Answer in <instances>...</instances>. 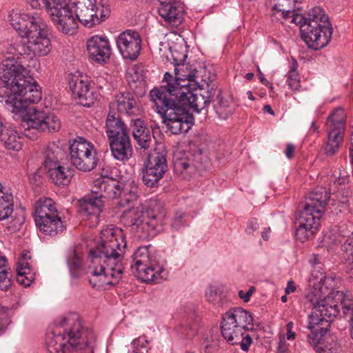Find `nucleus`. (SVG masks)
Masks as SVG:
<instances>
[{
    "label": "nucleus",
    "instance_id": "obj_1",
    "mask_svg": "<svg viewBox=\"0 0 353 353\" xmlns=\"http://www.w3.org/2000/svg\"><path fill=\"white\" fill-rule=\"evenodd\" d=\"M0 80L11 92L4 96L0 90V102L4 103L8 111L22 119L23 125H27L26 130L52 132L61 128V121L57 116L46 114L30 105L40 101L42 94L40 86L23 65L11 61L2 62Z\"/></svg>",
    "mask_w": 353,
    "mask_h": 353
},
{
    "label": "nucleus",
    "instance_id": "obj_2",
    "mask_svg": "<svg viewBox=\"0 0 353 353\" xmlns=\"http://www.w3.org/2000/svg\"><path fill=\"white\" fill-rule=\"evenodd\" d=\"M126 241L121 231L109 228L101 231V241L94 249L90 250L92 263L95 267L92 271L99 281L108 285H115L123 272V256Z\"/></svg>",
    "mask_w": 353,
    "mask_h": 353
},
{
    "label": "nucleus",
    "instance_id": "obj_3",
    "mask_svg": "<svg viewBox=\"0 0 353 353\" xmlns=\"http://www.w3.org/2000/svg\"><path fill=\"white\" fill-rule=\"evenodd\" d=\"M11 25L22 37L27 39L26 46L29 53L44 57L52 50L49 26L38 13L23 14L21 21L19 17L15 16V19H12Z\"/></svg>",
    "mask_w": 353,
    "mask_h": 353
},
{
    "label": "nucleus",
    "instance_id": "obj_4",
    "mask_svg": "<svg viewBox=\"0 0 353 353\" xmlns=\"http://www.w3.org/2000/svg\"><path fill=\"white\" fill-rule=\"evenodd\" d=\"M221 330L230 344L239 345L242 350L248 351L252 339L246 331L254 330L253 317L242 307L230 309L223 315Z\"/></svg>",
    "mask_w": 353,
    "mask_h": 353
},
{
    "label": "nucleus",
    "instance_id": "obj_5",
    "mask_svg": "<svg viewBox=\"0 0 353 353\" xmlns=\"http://www.w3.org/2000/svg\"><path fill=\"white\" fill-rule=\"evenodd\" d=\"M330 197L323 188H318L310 193L296 220L295 234L299 240L304 242L316 233L325 204Z\"/></svg>",
    "mask_w": 353,
    "mask_h": 353
},
{
    "label": "nucleus",
    "instance_id": "obj_6",
    "mask_svg": "<svg viewBox=\"0 0 353 353\" xmlns=\"http://www.w3.org/2000/svg\"><path fill=\"white\" fill-rule=\"evenodd\" d=\"M63 334L51 332L46 336V345L49 353H68L69 348L77 345V341L81 339L83 331L81 319L78 314L70 313L63 316L60 323Z\"/></svg>",
    "mask_w": 353,
    "mask_h": 353
},
{
    "label": "nucleus",
    "instance_id": "obj_7",
    "mask_svg": "<svg viewBox=\"0 0 353 353\" xmlns=\"http://www.w3.org/2000/svg\"><path fill=\"white\" fill-rule=\"evenodd\" d=\"M300 31L304 42L315 50L326 46L332 35V28L328 17L320 7H315L309 11L307 21L301 25Z\"/></svg>",
    "mask_w": 353,
    "mask_h": 353
},
{
    "label": "nucleus",
    "instance_id": "obj_8",
    "mask_svg": "<svg viewBox=\"0 0 353 353\" xmlns=\"http://www.w3.org/2000/svg\"><path fill=\"white\" fill-rule=\"evenodd\" d=\"M214 74L202 79L201 82L203 83L202 84L203 86H199L201 88L200 90H197V88H192L191 86L187 88L186 90L181 91L178 103L189 110L192 109L196 112H201L210 105L211 98L214 94Z\"/></svg>",
    "mask_w": 353,
    "mask_h": 353
},
{
    "label": "nucleus",
    "instance_id": "obj_9",
    "mask_svg": "<svg viewBox=\"0 0 353 353\" xmlns=\"http://www.w3.org/2000/svg\"><path fill=\"white\" fill-rule=\"evenodd\" d=\"M43 7L57 28L65 34H73L78 28L70 6L65 0H43Z\"/></svg>",
    "mask_w": 353,
    "mask_h": 353
},
{
    "label": "nucleus",
    "instance_id": "obj_10",
    "mask_svg": "<svg viewBox=\"0 0 353 353\" xmlns=\"http://www.w3.org/2000/svg\"><path fill=\"white\" fill-rule=\"evenodd\" d=\"M70 160L72 165L83 172H89L97 165V152L94 145L85 139L79 137L70 145Z\"/></svg>",
    "mask_w": 353,
    "mask_h": 353
},
{
    "label": "nucleus",
    "instance_id": "obj_11",
    "mask_svg": "<svg viewBox=\"0 0 353 353\" xmlns=\"http://www.w3.org/2000/svg\"><path fill=\"white\" fill-rule=\"evenodd\" d=\"M134 264L131 265L132 274L139 279L150 283L161 276L163 271L162 267L157 264L154 256L149 254L145 248H139L133 255Z\"/></svg>",
    "mask_w": 353,
    "mask_h": 353
},
{
    "label": "nucleus",
    "instance_id": "obj_12",
    "mask_svg": "<svg viewBox=\"0 0 353 353\" xmlns=\"http://www.w3.org/2000/svg\"><path fill=\"white\" fill-rule=\"evenodd\" d=\"M168 152L163 145H158L148 156L143 174V182L150 188L158 185L168 170Z\"/></svg>",
    "mask_w": 353,
    "mask_h": 353
},
{
    "label": "nucleus",
    "instance_id": "obj_13",
    "mask_svg": "<svg viewBox=\"0 0 353 353\" xmlns=\"http://www.w3.org/2000/svg\"><path fill=\"white\" fill-rule=\"evenodd\" d=\"M345 121V114L341 108H336L327 117L325 122L327 138L323 148L326 155L333 156L338 152L343 139Z\"/></svg>",
    "mask_w": 353,
    "mask_h": 353
},
{
    "label": "nucleus",
    "instance_id": "obj_14",
    "mask_svg": "<svg viewBox=\"0 0 353 353\" xmlns=\"http://www.w3.org/2000/svg\"><path fill=\"white\" fill-rule=\"evenodd\" d=\"M72 3L76 21L88 28L99 24L109 14L108 10L105 9L100 3H98L97 0H74Z\"/></svg>",
    "mask_w": 353,
    "mask_h": 353
},
{
    "label": "nucleus",
    "instance_id": "obj_15",
    "mask_svg": "<svg viewBox=\"0 0 353 353\" xmlns=\"http://www.w3.org/2000/svg\"><path fill=\"white\" fill-rule=\"evenodd\" d=\"M162 85L155 87L150 91L149 98L153 104L152 108L155 111L162 116L168 109L179 104V99L181 91L165 77L162 81Z\"/></svg>",
    "mask_w": 353,
    "mask_h": 353
},
{
    "label": "nucleus",
    "instance_id": "obj_16",
    "mask_svg": "<svg viewBox=\"0 0 353 353\" xmlns=\"http://www.w3.org/2000/svg\"><path fill=\"white\" fill-rule=\"evenodd\" d=\"M161 117L163 123L173 134L187 133L194 123L193 114L181 104L168 109Z\"/></svg>",
    "mask_w": 353,
    "mask_h": 353
},
{
    "label": "nucleus",
    "instance_id": "obj_17",
    "mask_svg": "<svg viewBox=\"0 0 353 353\" xmlns=\"http://www.w3.org/2000/svg\"><path fill=\"white\" fill-rule=\"evenodd\" d=\"M174 77L169 72L164 74V77L168 81H170L179 91L186 90L187 88H198V86H203L200 85L199 79L203 78L199 75V72L192 65L185 63H174Z\"/></svg>",
    "mask_w": 353,
    "mask_h": 353
},
{
    "label": "nucleus",
    "instance_id": "obj_18",
    "mask_svg": "<svg viewBox=\"0 0 353 353\" xmlns=\"http://www.w3.org/2000/svg\"><path fill=\"white\" fill-rule=\"evenodd\" d=\"M125 223L135 232L157 230L160 224L158 216L149 214L145 216L143 207L130 208L123 214Z\"/></svg>",
    "mask_w": 353,
    "mask_h": 353
},
{
    "label": "nucleus",
    "instance_id": "obj_19",
    "mask_svg": "<svg viewBox=\"0 0 353 353\" xmlns=\"http://www.w3.org/2000/svg\"><path fill=\"white\" fill-rule=\"evenodd\" d=\"M141 37L138 32L126 30L117 39V46L124 59L134 60L141 51Z\"/></svg>",
    "mask_w": 353,
    "mask_h": 353
},
{
    "label": "nucleus",
    "instance_id": "obj_20",
    "mask_svg": "<svg viewBox=\"0 0 353 353\" xmlns=\"http://www.w3.org/2000/svg\"><path fill=\"white\" fill-rule=\"evenodd\" d=\"M337 291L335 294L334 292H328V294L321 301L320 305L316 306L315 310L312 312L313 318L316 317V323L319 324L320 322H331L339 313V307L338 303L335 299L341 301L342 298L337 296ZM341 293H343L341 292Z\"/></svg>",
    "mask_w": 353,
    "mask_h": 353
},
{
    "label": "nucleus",
    "instance_id": "obj_21",
    "mask_svg": "<svg viewBox=\"0 0 353 353\" xmlns=\"http://www.w3.org/2000/svg\"><path fill=\"white\" fill-rule=\"evenodd\" d=\"M69 85L72 94L82 105L90 107L94 103L95 97L86 77L72 75Z\"/></svg>",
    "mask_w": 353,
    "mask_h": 353
},
{
    "label": "nucleus",
    "instance_id": "obj_22",
    "mask_svg": "<svg viewBox=\"0 0 353 353\" xmlns=\"http://www.w3.org/2000/svg\"><path fill=\"white\" fill-rule=\"evenodd\" d=\"M86 46L89 57L93 61L104 63L109 60L112 50L106 37L92 36L88 39Z\"/></svg>",
    "mask_w": 353,
    "mask_h": 353
},
{
    "label": "nucleus",
    "instance_id": "obj_23",
    "mask_svg": "<svg viewBox=\"0 0 353 353\" xmlns=\"http://www.w3.org/2000/svg\"><path fill=\"white\" fill-rule=\"evenodd\" d=\"M203 154L201 151L179 152L174 156L173 164L176 170L183 172L202 169Z\"/></svg>",
    "mask_w": 353,
    "mask_h": 353
},
{
    "label": "nucleus",
    "instance_id": "obj_24",
    "mask_svg": "<svg viewBox=\"0 0 353 353\" xmlns=\"http://www.w3.org/2000/svg\"><path fill=\"white\" fill-rule=\"evenodd\" d=\"M160 3L158 12L168 23L173 26L181 23L185 12L184 4L178 0H158Z\"/></svg>",
    "mask_w": 353,
    "mask_h": 353
},
{
    "label": "nucleus",
    "instance_id": "obj_25",
    "mask_svg": "<svg viewBox=\"0 0 353 353\" xmlns=\"http://www.w3.org/2000/svg\"><path fill=\"white\" fill-rule=\"evenodd\" d=\"M122 188L119 180L103 176L94 181L92 192L100 194L99 197L113 199L121 195Z\"/></svg>",
    "mask_w": 353,
    "mask_h": 353
},
{
    "label": "nucleus",
    "instance_id": "obj_26",
    "mask_svg": "<svg viewBox=\"0 0 353 353\" xmlns=\"http://www.w3.org/2000/svg\"><path fill=\"white\" fill-rule=\"evenodd\" d=\"M114 104L110 105V111L105 121V133L108 140L123 135H127L126 126L119 117L118 112L114 110Z\"/></svg>",
    "mask_w": 353,
    "mask_h": 353
},
{
    "label": "nucleus",
    "instance_id": "obj_27",
    "mask_svg": "<svg viewBox=\"0 0 353 353\" xmlns=\"http://www.w3.org/2000/svg\"><path fill=\"white\" fill-rule=\"evenodd\" d=\"M108 141L112 154L116 159L125 162L132 157L133 150L128 134Z\"/></svg>",
    "mask_w": 353,
    "mask_h": 353
},
{
    "label": "nucleus",
    "instance_id": "obj_28",
    "mask_svg": "<svg viewBox=\"0 0 353 353\" xmlns=\"http://www.w3.org/2000/svg\"><path fill=\"white\" fill-rule=\"evenodd\" d=\"M132 135L138 145L148 149L152 142V134L145 121L141 119H132L131 122Z\"/></svg>",
    "mask_w": 353,
    "mask_h": 353
},
{
    "label": "nucleus",
    "instance_id": "obj_29",
    "mask_svg": "<svg viewBox=\"0 0 353 353\" xmlns=\"http://www.w3.org/2000/svg\"><path fill=\"white\" fill-rule=\"evenodd\" d=\"M59 215L55 202L50 198L39 199L35 205L34 221L35 223L47 220V219L57 218Z\"/></svg>",
    "mask_w": 353,
    "mask_h": 353
},
{
    "label": "nucleus",
    "instance_id": "obj_30",
    "mask_svg": "<svg viewBox=\"0 0 353 353\" xmlns=\"http://www.w3.org/2000/svg\"><path fill=\"white\" fill-rule=\"evenodd\" d=\"M114 104L118 112L128 115H134L139 112V108L135 99L130 92H121L115 96L114 101L110 105Z\"/></svg>",
    "mask_w": 353,
    "mask_h": 353
},
{
    "label": "nucleus",
    "instance_id": "obj_31",
    "mask_svg": "<svg viewBox=\"0 0 353 353\" xmlns=\"http://www.w3.org/2000/svg\"><path fill=\"white\" fill-rule=\"evenodd\" d=\"M103 203L98 196H85L80 201L81 212L86 216H92L97 221L102 212Z\"/></svg>",
    "mask_w": 353,
    "mask_h": 353
},
{
    "label": "nucleus",
    "instance_id": "obj_32",
    "mask_svg": "<svg viewBox=\"0 0 353 353\" xmlns=\"http://www.w3.org/2000/svg\"><path fill=\"white\" fill-rule=\"evenodd\" d=\"M21 138L18 132L10 127L3 126L0 130V142L7 149L19 151L21 149Z\"/></svg>",
    "mask_w": 353,
    "mask_h": 353
},
{
    "label": "nucleus",
    "instance_id": "obj_33",
    "mask_svg": "<svg viewBox=\"0 0 353 353\" xmlns=\"http://www.w3.org/2000/svg\"><path fill=\"white\" fill-rule=\"evenodd\" d=\"M45 171L52 182L59 186L68 185L72 176L71 170L60 164Z\"/></svg>",
    "mask_w": 353,
    "mask_h": 353
},
{
    "label": "nucleus",
    "instance_id": "obj_34",
    "mask_svg": "<svg viewBox=\"0 0 353 353\" xmlns=\"http://www.w3.org/2000/svg\"><path fill=\"white\" fill-rule=\"evenodd\" d=\"M96 340V336L92 329L86 328L83 331V334L77 341V345L72 347L69 353H93V345Z\"/></svg>",
    "mask_w": 353,
    "mask_h": 353
},
{
    "label": "nucleus",
    "instance_id": "obj_35",
    "mask_svg": "<svg viewBox=\"0 0 353 353\" xmlns=\"http://www.w3.org/2000/svg\"><path fill=\"white\" fill-rule=\"evenodd\" d=\"M36 225L39 230L44 234L49 236H54L61 232L65 228L63 222L59 216L54 219H47L37 223Z\"/></svg>",
    "mask_w": 353,
    "mask_h": 353
},
{
    "label": "nucleus",
    "instance_id": "obj_36",
    "mask_svg": "<svg viewBox=\"0 0 353 353\" xmlns=\"http://www.w3.org/2000/svg\"><path fill=\"white\" fill-rule=\"evenodd\" d=\"M63 156V151L54 143L49 145L43 154L44 170L59 165V161Z\"/></svg>",
    "mask_w": 353,
    "mask_h": 353
},
{
    "label": "nucleus",
    "instance_id": "obj_37",
    "mask_svg": "<svg viewBox=\"0 0 353 353\" xmlns=\"http://www.w3.org/2000/svg\"><path fill=\"white\" fill-rule=\"evenodd\" d=\"M321 266H313L311 271V276L309 278L310 286L320 287L328 290L333 287L334 279L332 276H326L323 272L321 271Z\"/></svg>",
    "mask_w": 353,
    "mask_h": 353
},
{
    "label": "nucleus",
    "instance_id": "obj_38",
    "mask_svg": "<svg viewBox=\"0 0 353 353\" xmlns=\"http://www.w3.org/2000/svg\"><path fill=\"white\" fill-rule=\"evenodd\" d=\"M13 196L8 192H5L0 183V221L10 218L13 213Z\"/></svg>",
    "mask_w": 353,
    "mask_h": 353
},
{
    "label": "nucleus",
    "instance_id": "obj_39",
    "mask_svg": "<svg viewBox=\"0 0 353 353\" xmlns=\"http://www.w3.org/2000/svg\"><path fill=\"white\" fill-rule=\"evenodd\" d=\"M7 259L0 252V290L4 292L12 291L11 272L7 266Z\"/></svg>",
    "mask_w": 353,
    "mask_h": 353
},
{
    "label": "nucleus",
    "instance_id": "obj_40",
    "mask_svg": "<svg viewBox=\"0 0 353 353\" xmlns=\"http://www.w3.org/2000/svg\"><path fill=\"white\" fill-rule=\"evenodd\" d=\"M305 295L304 301L305 308L312 309V312L315 310L316 306L320 305L322 298L325 297L324 295L327 292L325 290L327 289L323 288V285L320 287H313Z\"/></svg>",
    "mask_w": 353,
    "mask_h": 353
},
{
    "label": "nucleus",
    "instance_id": "obj_41",
    "mask_svg": "<svg viewBox=\"0 0 353 353\" xmlns=\"http://www.w3.org/2000/svg\"><path fill=\"white\" fill-rule=\"evenodd\" d=\"M337 296L341 299V308L345 319L350 323L351 336L353 339V300L343 293L337 292Z\"/></svg>",
    "mask_w": 353,
    "mask_h": 353
},
{
    "label": "nucleus",
    "instance_id": "obj_42",
    "mask_svg": "<svg viewBox=\"0 0 353 353\" xmlns=\"http://www.w3.org/2000/svg\"><path fill=\"white\" fill-rule=\"evenodd\" d=\"M218 97L219 101L214 105V110L219 118L226 119L234 113L235 105L231 100L224 99L219 95Z\"/></svg>",
    "mask_w": 353,
    "mask_h": 353
},
{
    "label": "nucleus",
    "instance_id": "obj_43",
    "mask_svg": "<svg viewBox=\"0 0 353 353\" xmlns=\"http://www.w3.org/2000/svg\"><path fill=\"white\" fill-rule=\"evenodd\" d=\"M197 330V325L187 319L183 322L177 328L178 333L183 338H192Z\"/></svg>",
    "mask_w": 353,
    "mask_h": 353
},
{
    "label": "nucleus",
    "instance_id": "obj_44",
    "mask_svg": "<svg viewBox=\"0 0 353 353\" xmlns=\"http://www.w3.org/2000/svg\"><path fill=\"white\" fill-rule=\"evenodd\" d=\"M347 176H341V174L339 176L335 174H333L330 178L329 194L338 193L342 187L347 185Z\"/></svg>",
    "mask_w": 353,
    "mask_h": 353
},
{
    "label": "nucleus",
    "instance_id": "obj_45",
    "mask_svg": "<svg viewBox=\"0 0 353 353\" xmlns=\"http://www.w3.org/2000/svg\"><path fill=\"white\" fill-rule=\"evenodd\" d=\"M121 202L122 206L130 205L137 201V188H132L131 190L122 188Z\"/></svg>",
    "mask_w": 353,
    "mask_h": 353
},
{
    "label": "nucleus",
    "instance_id": "obj_46",
    "mask_svg": "<svg viewBox=\"0 0 353 353\" xmlns=\"http://www.w3.org/2000/svg\"><path fill=\"white\" fill-rule=\"evenodd\" d=\"M223 288L219 285H210L206 290L205 296L209 302L215 303L221 299Z\"/></svg>",
    "mask_w": 353,
    "mask_h": 353
},
{
    "label": "nucleus",
    "instance_id": "obj_47",
    "mask_svg": "<svg viewBox=\"0 0 353 353\" xmlns=\"http://www.w3.org/2000/svg\"><path fill=\"white\" fill-rule=\"evenodd\" d=\"M68 264L71 274L76 276L77 272L81 268L82 263L80 256L75 250L72 251L68 259Z\"/></svg>",
    "mask_w": 353,
    "mask_h": 353
},
{
    "label": "nucleus",
    "instance_id": "obj_48",
    "mask_svg": "<svg viewBox=\"0 0 353 353\" xmlns=\"http://www.w3.org/2000/svg\"><path fill=\"white\" fill-rule=\"evenodd\" d=\"M148 345V341L144 336L133 340L132 342L133 353H149Z\"/></svg>",
    "mask_w": 353,
    "mask_h": 353
},
{
    "label": "nucleus",
    "instance_id": "obj_49",
    "mask_svg": "<svg viewBox=\"0 0 353 353\" xmlns=\"http://www.w3.org/2000/svg\"><path fill=\"white\" fill-rule=\"evenodd\" d=\"M288 83L289 87L293 90H296L300 87L299 77L295 65L292 67L288 72Z\"/></svg>",
    "mask_w": 353,
    "mask_h": 353
},
{
    "label": "nucleus",
    "instance_id": "obj_50",
    "mask_svg": "<svg viewBox=\"0 0 353 353\" xmlns=\"http://www.w3.org/2000/svg\"><path fill=\"white\" fill-rule=\"evenodd\" d=\"M186 214L182 212H177L175 213L171 226L176 230H179L183 227L188 225L186 220L185 219Z\"/></svg>",
    "mask_w": 353,
    "mask_h": 353
},
{
    "label": "nucleus",
    "instance_id": "obj_51",
    "mask_svg": "<svg viewBox=\"0 0 353 353\" xmlns=\"http://www.w3.org/2000/svg\"><path fill=\"white\" fill-rule=\"evenodd\" d=\"M325 332L323 328H321L320 332L316 329L307 335L308 342L313 347L321 344L320 341Z\"/></svg>",
    "mask_w": 353,
    "mask_h": 353
},
{
    "label": "nucleus",
    "instance_id": "obj_52",
    "mask_svg": "<svg viewBox=\"0 0 353 353\" xmlns=\"http://www.w3.org/2000/svg\"><path fill=\"white\" fill-rule=\"evenodd\" d=\"M332 196V200H338L341 203H345L347 201V198L350 195V190L346 186L342 187L338 193L330 194Z\"/></svg>",
    "mask_w": 353,
    "mask_h": 353
},
{
    "label": "nucleus",
    "instance_id": "obj_53",
    "mask_svg": "<svg viewBox=\"0 0 353 353\" xmlns=\"http://www.w3.org/2000/svg\"><path fill=\"white\" fill-rule=\"evenodd\" d=\"M17 282L24 286H29L32 282V275L26 274V272H17Z\"/></svg>",
    "mask_w": 353,
    "mask_h": 353
},
{
    "label": "nucleus",
    "instance_id": "obj_54",
    "mask_svg": "<svg viewBox=\"0 0 353 353\" xmlns=\"http://www.w3.org/2000/svg\"><path fill=\"white\" fill-rule=\"evenodd\" d=\"M256 289L254 286L250 287L248 291L244 292L243 290H239L238 292L239 297L245 303H248L250 300L251 296L254 294Z\"/></svg>",
    "mask_w": 353,
    "mask_h": 353
},
{
    "label": "nucleus",
    "instance_id": "obj_55",
    "mask_svg": "<svg viewBox=\"0 0 353 353\" xmlns=\"http://www.w3.org/2000/svg\"><path fill=\"white\" fill-rule=\"evenodd\" d=\"M17 272H26V274H31V270L30 265L28 262H26L23 259L21 260L16 269Z\"/></svg>",
    "mask_w": 353,
    "mask_h": 353
},
{
    "label": "nucleus",
    "instance_id": "obj_56",
    "mask_svg": "<svg viewBox=\"0 0 353 353\" xmlns=\"http://www.w3.org/2000/svg\"><path fill=\"white\" fill-rule=\"evenodd\" d=\"M259 229V223L255 218H252L250 220L248 225L246 228V232L249 234H251L254 232V231Z\"/></svg>",
    "mask_w": 353,
    "mask_h": 353
},
{
    "label": "nucleus",
    "instance_id": "obj_57",
    "mask_svg": "<svg viewBox=\"0 0 353 353\" xmlns=\"http://www.w3.org/2000/svg\"><path fill=\"white\" fill-rule=\"evenodd\" d=\"M9 321L7 314L0 312V334L4 331Z\"/></svg>",
    "mask_w": 353,
    "mask_h": 353
},
{
    "label": "nucleus",
    "instance_id": "obj_58",
    "mask_svg": "<svg viewBox=\"0 0 353 353\" xmlns=\"http://www.w3.org/2000/svg\"><path fill=\"white\" fill-rule=\"evenodd\" d=\"M292 22L296 24H299L300 28H301V25H303L304 22L307 21V18H305L301 14H294L293 12L292 14Z\"/></svg>",
    "mask_w": 353,
    "mask_h": 353
},
{
    "label": "nucleus",
    "instance_id": "obj_59",
    "mask_svg": "<svg viewBox=\"0 0 353 353\" xmlns=\"http://www.w3.org/2000/svg\"><path fill=\"white\" fill-rule=\"evenodd\" d=\"M277 353H289L288 345L285 343L284 339H280Z\"/></svg>",
    "mask_w": 353,
    "mask_h": 353
},
{
    "label": "nucleus",
    "instance_id": "obj_60",
    "mask_svg": "<svg viewBox=\"0 0 353 353\" xmlns=\"http://www.w3.org/2000/svg\"><path fill=\"white\" fill-rule=\"evenodd\" d=\"M293 323L292 322H289L288 324H287V339L288 340H292V339H294L295 338V333L292 331V328H293Z\"/></svg>",
    "mask_w": 353,
    "mask_h": 353
},
{
    "label": "nucleus",
    "instance_id": "obj_61",
    "mask_svg": "<svg viewBox=\"0 0 353 353\" xmlns=\"http://www.w3.org/2000/svg\"><path fill=\"white\" fill-rule=\"evenodd\" d=\"M294 145L292 143H288L285 151V156L288 159H292L294 157Z\"/></svg>",
    "mask_w": 353,
    "mask_h": 353
},
{
    "label": "nucleus",
    "instance_id": "obj_62",
    "mask_svg": "<svg viewBox=\"0 0 353 353\" xmlns=\"http://www.w3.org/2000/svg\"><path fill=\"white\" fill-rule=\"evenodd\" d=\"M273 9L275 10H278L279 12H281V14H282L283 19H288V18L292 17L291 14L293 12V11H292L290 10L279 9L277 5H275L273 7Z\"/></svg>",
    "mask_w": 353,
    "mask_h": 353
},
{
    "label": "nucleus",
    "instance_id": "obj_63",
    "mask_svg": "<svg viewBox=\"0 0 353 353\" xmlns=\"http://www.w3.org/2000/svg\"><path fill=\"white\" fill-rule=\"evenodd\" d=\"M28 3L34 9L39 8L43 0H27Z\"/></svg>",
    "mask_w": 353,
    "mask_h": 353
},
{
    "label": "nucleus",
    "instance_id": "obj_64",
    "mask_svg": "<svg viewBox=\"0 0 353 353\" xmlns=\"http://www.w3.org/2000/svg\"><path fill=\"white\" fill-rule=\"evenodd\" d=\"M296 287L294 285V283L292 281H288L287 288H285V294H290L294 292Z\"/></svg>",
    "mask_w": 353,
    "mask_h": 353
}]
</instances>
